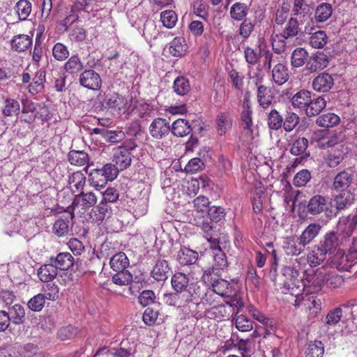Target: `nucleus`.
I'll return each mask as SVG.
<instances>
[{
	"mask_svg": "<svg viewBox=\"0 0 357 357\" xmlns=\"http://www.w3.org/2000/svg\"><path fill=\"white\" fill-rule=\"evenodd\" d=\"M86 183V176L81 171H77L68 176V183L73 193L81 192Z\"/></svg>",
	"mask_w": 357,
	"mask_h": 357,
	"instance_id": "obj_20",
	"label": "nucleus"
},
{
	"mask_svg": "<svg viewBox=\"0 0 357 357\" xmlns=\"http://www.w3.org/2000/svg\"><path fill=\"white\" fill-rule=\"evenodd\" d=\"M327 56L323 53H316L309 56V60L305 66V70L310 73H314L325 68L328 64Z\"/></svg>",
	"mask_w": 357,
	"mask_h": 357,
	"instance_id": "obj_13",
	"label": "nucleus"
},
{
	"mask_svg": "<svg viewBox=\"0 0 357 357\" xmlns=\"http://www.w3.org/2000/svg\"><path fill=\"white\" fill-rule=\"evenodd\" d=\"M45 300L43 294H38L29 299L27 306L33 312H40L44 307Z\"/></svg>",
	"mask_w": 357,
	"mask_h": 357,
	"instance_id": "obj_64",
	"label": "nucleus"
},
{
	"mask_svg": "<svg viewBox=\"0 0 357 357\" xmlns=\"http://www.w3.org/2000/svg\"><path fill=\"white\" fill-rule=\"evenodd\" d=\"M332 13L333 8L331 4L321 3L317 6L314 10V20L317 23L324 22L330 18Z\"/></svg>",
	"mask_w": 357,
	"mask_h": 357,
	"instance_id": "obj_34",
	"label": "nucleus"
},
{
	"mask_svg": "<svg viewBox=\"0 0 357 357\" xmlns=\"http://www.w3.org/2000/svg\"><path fill=\"white\" fill-rule=\"evenodd\" d=\"M340 121V117L333 113H327L319 116L317 120L316 123L323 128L333 127L339 123Z\"/></svg>",
	"mask_w": 357,
	"mask_h": 357,
	"instance_id": "obj_51",
	"label": "nucleus"
},
{
	"mask_svg": "<svg viewBox=\"0 0 357 357\" xmlns=\"http://www.w3.org/2000/svg\"><path fill=\"white\" fill-rule=\"evenodd\" d=\"M116 167L119 170L127 169L131 164L132 157L129 149L119 147L114 153V160Z\"/></svg>",
	"mask_w": 357,
	"mask_h": 357,
	"instance_id": "obj_16",
	"label": "nucleus"
},
{
	"mask_svg": "<svg viewBox=\"0 0 357 357\" xmlns=\"http://www.w3.org/2000/svg\"><path fill=\"white\" fill-rule=\"evenodd\" d=\"M113 211L112 206L100 202L98 206L91 211L89 215L93 222L100 223L104 220L110 218Z\"/></svg>",
	"mask_w": 357,
	"mask_h": 357,
	"instance_id": "obj_10",
	"label": "nucleus"
},
{
	"mask_svg": "<svg viewBox=\"0 0 357 357\" xmlns=\"http://www.w3.org/2000/svg\"><path fill=\"white\" fill-rule=\"evenodd\" d=\"M150 135L155 139H162L169 135L171 126L169 122L164 118L155 119L149 126Z\"/></svg>",
	"mask_w": 357,
	"mask_h": 357,
	"instance_id": "obj_4",
	"label": "nucleus"
},
{
	"mask_svg": "<svg viewBox=\"0 0 357 357\" xmlns=\"http://www.w3.org/2000/svg\"><path fill=\"white\" fill-rule=\"evenodd\" d=\"M154 106L146 102H139L135 107V113L138 116L145 120H148L154 115Z\"/></svg>",
	"mask_w": 357,
	"mask_h": 357,
	"instance_id": "obj_47",
	"label": "nucleus"
},
{
	"mask_svg": "<svg viewBox=\"0 0 357 357\" xmlns=\"http://www.w3.org/2000/svg\"><path fill=\"white\" fill-rule=\"evenodd\" d=\"M272 77L278 85H282L289 79L288 69L282 63L276 64L272 70Z\"/></svg>",
	"mask_w": 357,
	"mask_h": 357,
	"instance_id": "obj_41",
	"label": "nucleus"
},
{
	"mask_svg": "<svg viewBox=\"0 0 357 357\" xmlns=\"http://www.w3.org/2000/svg\"><path fill=\"white\" fill-rule=\"evenodd\" d=\"M45 70L43 68L36 72L32 82L29 85V92L31 94H36L43 91L45 83Z\"/></svg>",
	"mask_w": 357,
	"mask_h": 357,
	"instance_id": "obj_28",
	"label": "nucleus"
},
{
	"mask_svg": "<svg viewBox=\"0 0 357 357\" xmlns=\"http://www.w3.org/2000/svg\"><path fill=\"white\" fill-rule=\"evenodd\" d=\"M169 267L165 260H159L151 271L152 277L158 282H164L168 278Z\"/></svg>",
	"mask_w": 357,
	"mask_h": 357,
	"instance_id": "obj_30",
	"label": "nucleus"
},
{
	"mask_svg": "<svg viewBox=\"0 0 357 357\" xmlns=\"http://www.w3.org/2000/svg\"><path fill=\"white\" fill-rule=\"evenodd\" d=\"M324 352V344L321 341L315 340L310 342L305 351V357H323Z\"/></svg>",
	"mask_w": 357,
	"mask_h": 357,
	"instance_id": "obj_53",
	"label": "nucleus"
},
{
	"mask_svg": "<svg viewBox=\"0 0 357 357\" xmlns=\"http://www.w3.org/2000/svg\"><path fill=\"white\" fill-rule=\"evenodd\" d=\"M213 257L214 262L213 267L204 271L202 277L205 282L209 281V278L212 274L220 276V271L225 269L228 266L226 255L221 248L215 249Z\"/></svg>",
	"mask_w": 357,
	"mask_h": 357,
	"instance_id": "obj_3",
	"label": "nucleus"
},
{
	"mask_svg": "<svg viewBox=\"0 0 357 357\" xmlns=\"http://www.w3.org/2000/svg\"><path fill=\"white\" fill-rule=\"evenodd\" d=\"M112 280L119 286L128 285L132 281V275L127 270L119 271L112 276Z\"/></svg>",
	"mask_w": 357,
	"mask_h": 357,
	"instance_id": "obj_59",
	"label": "nucleus"
},
{
	"mask_svg": "<svg viewBox=\"0 0 357 357\" xmlns=\"http://www.w3.org/2000/svg\"><path fill=\"white\" fill-rule=\"evenodd\" d=\"M242 21L239 26L238 33L242 38L243 42H244L251 36L255 29V24L250 19H245Z\"/></svg>",
	"mask_w": 357,
	"mask_h": 357,
	"instance_id": "obj_63",
	"label": "nucleus"
},
{
	"mask_svg": "<svg viewBox=\"0 0 357 357\" xmlns=\"http://www.w3.org/2000/svg\"><path fill=\"white\" fill-rule=\"evenodd\" d=\"M334 85L333 76L328 73H321L315 77L312 82V89L319 93L329 91Z\"/></svg>",
	"mask_w": 357,
	"mask_h": 357,
	"instance_id": "obj_8",
	"label": "nucleus"
},
{
	"mask_svg": "<svg viewBox=\"0 0 357 357\" xmlns=\"http://www.w3.org/2000/svg\"><path fill=\"white\" fill-rule=\"evenodd\" d=\"M307 146L308 140L305 137H299L294 142L290 149V153L295 156L302 155V158H296L295 162L300 163L301 162V159L304 158L303 155L305 156H308L310 155L309 153L307 154L305 153Z\"/></svg>",
	"mask_w": 357,
	"mask_h": 357,
	"instance_id": "obj_29",
	"label": "nucleus"
},
{
	"mask_svg": "<svg viewBox=\"0 0 357 357\" xmlns=\"http://www.w3.org/2000/svg\"><path fill=\"white\" fill-rule=\"evenodd\" d=\"M202 289L197 283H190V286L178 292L181 307L190 303L199 304L202 299Z\"/></svg>",
	"mask_w": 357,
	"mask_h": 357,
	"instance_id": "obj_2",
	"label": "nucleus"
},
{
	"mask_svg": "<svg viewBox=\"0 0 357 357\" xmlns=\"http://www.w3.org/2000/svg\"><path fill=\"white\" fill-rule=\"evenodd\" d=\"M187 51V44L183 38L176 37L169 43V52L175 57H181L185 55Z\"/></svg>",
	"mask_w": 357,
	"mask_h": 357,
	"instance_id": "obj_38",
	"label": "nucleus"
},
{
	"mask_svg": "<svg viewBox=\"0 0 357 357\" xmlns=\"http://www.w3.org/2000/svg\"><path fill=\"white\" fill-rule=\"evenodd\" d=\"M57 269L67 271L74 265V258L69 252H61L56 258L50 259Z\"/></svg>",
	"mask_w": 357,
	"mask_h": 357,
	"instance_id": "obj_25",
	"label": "nucleus"
},
{
	"mask_svg": "<svg viewBox=\"0 0 357 357\" xmlns=\"http://www.w3.org/2000/svg\"><path fill=\"white\" fill-rule=\"evenodd\" d=\"M233 321L236 328L241 332L250 331L253 328V322L243 314L235 315Z\"/></svg>",
	"mask_w": 357,
	"mask_h": 357,
	"instance_id": "obj_56",
	"label": "nucleus"
},
{
	"mask_svg": "<svg viewBox=\"0 0 357 357\" xmlns=\"http://www.w3.org/2000/svg\"><path fill=\"white\" fill-rule=\"evenodd\" d=\"M257 97L259 105L264 109L268 108L274 100L271 89L264 85L258 86Z\"/></svg>",
	"mask_w": 357,
	"mask_h": 357,
	"instance_id": "obj_22",
	"label": "nucleus"
},
{
	"mask_svg": "<svg viewBox=\"0 0 357 357\" xmlns=\"http://www.w3.org/2000/svg\"><path fill=\"white\" fill-rule=\"evenodd\" d=\"M14 9L20 21L26 20L32 10L31 3L28 0H20L15 6Z\"/></svg>",
	"mask_w": 357,
	"mask_h": 357,
	"instance_id": "obj_45",
	"label": "nucleus"
},
{
	"mask_svg": "<svg viewBox=\"0 0 357 357\" xmlns=\"http://www.w3.org/2000/svg\"><path fill=\"white\" fill-rule=\"evenodd\" d=\"M67 158L70 165L77 167L86 165L89 162V156L84 151L70 150Z\"/></svg>",
	"mask_w": 357,
	"mask_h": 357,
	"instance_id": "obj_26",
	"label": "nucleus"
},
{
	"mask_svg": "<svg viewBox=\"0 0 357 357\" xmlns=\"http://www.w3.org/2000/svg\"><path fill=\"white\" fill-rule=\"evenodd\" d=\"M193 202L195 211L204 218L210 208L208 199L204 196H199L194 199Z\"/></svg>",
	"mask_w": 357,
	"mask_h": 357,
	"instance_id": "obj_57",
	"label": "nucleus"
},
{
	"mask_svg": "<svg viewBox=\"0 0 357 357\" xmlns=\"http://www.w3.org/2000/svg\"><path fill=\"white\" fill-rule=\"evenodd\" d=\"M171 283L174 290L176 292L188 287L190 284L188 277L183 273H175L172 278Z\"/></svg>",
	"mask_w": 357,
	"mask_h": 357,
	"instance_id": "obj_46",
	"label": "nucleus"
},
{
	"mask_svg": "<svg viewBox=\"0 0 357 357\" xmlns=\"http://www.w3.org/2000/svg\"><path fill=\"white\" fill-rule=\"evenodd\" d=\"M173 89L174 92L179 96H185L190 90V85L188 79L183 77H177L174 81Z\"/></svg>",
	"mask_w": 357,
	"mask_h": 357,
	"instance_id": "obj_50",
	"label": "nucleus"
},
{
	"mask_svg": "<svg viewBox=\"0 0 357 357\" xmlns=\"http://www.w3.org/2000/svg\"><path fill=\"white\" fill-rule=\"evenodd\" d=\"M312 93L310 91L301 89L293 96L291 99L294 108L306 111L309 102L311 101Z\"/></svg>",
	"mask_w": 357,
	"mask_h": 357,
	"instance_id": "obj_17",
	"label": "nucleus"
},
{
	"mask_svg": "<svg viewBox=\"0 0 357 357\" xmlns=\"http://www.w3.org/2000/svg\"><path fill=\"white\" fill-rule=\"evenodd\" d=\"M283 116L275 109H271L267 114L266 122L270 130H278L282 127Z\"/></svg>",
	"mask_w": 357,
	"mask_h": 357,
	"instance_id": "obj_43",
	"label": "nucleus"
},
{
	"mask_svg": "<svg viewBox=\"0 0 357 357\" xmlns=\"http://www.w3.org/2000/svg\"><path fill=\"white\" fill-rule=\"evenodd\" d=\"M192 128L189 122L183 119H178L174 121L171 126V132L174 136L184 137L190 134Z\"/></svg>",
	"mask_w": 357,
	"mask_h": 357,
	"instance_id": "obj_33",
	"label": "nucleus"
},
{
	"mask_svg": "<svg viewBox=\"0 0 357 357\" xmlns=\"http://www.w3.org/2000/svg\"><path fill=\"white\" fill-rule=\"evenodd\" d=\"M109 264L114 271L119 272L129 266V260L124 252H119L111 258Z\"/></svg>",
	"mask_w": 357,
	"mask_h": 357,
	"instance_id": "obj_42",
	"label": "nucleus"
},
{
	"mask_svg": "<svg viewBox=\"0 0 357 357\" xmlns=\"http://www.w3.org/2000/svg\"><path fill=\"white\" fill-rule=\"evenodd\" d=\"M300 118L293 112H287L282 121V127L287 132H291L298 124Z\"/></svg>",
	"mask_w": 357,
	"mask_h": 357,
	"instance_id": "obj_55",
	"label": "nucleus"
},
{
	"mask_svg": "<svg viewBox=\"0 0 357 357\" xmlns=\"http://www.w3.org/2000/svg\"><path fill=\"white\" fill-rule=\"evenodd\" d=\"M299 31V24L297 17H291L281 33V37L291 38L297 36Z\"/></svg>",
	"mask_w": 357,
	"mask_h": 357,
	"instance_id": "obj_52",
	"label": "nucleus"
},
{
	"mask_svg": "<svg viewBox=\"0 0 357 357\" xmlns=\"http://www.w3.org/2000/svg\"><path fill=\"white\" fill-rule=\"evenodd\" d=\"M321 229V227L319 224L311 223L304 229L298 238L301 242V244H303L305 247L311 243L318 236Z\"/></svg>",
	"mask_w": 357,
	"mask_h": 357,
	"instance_id": "obj_18",
	"label": "nucleus"
},
{
	"mask_svg": "<svg viewBox=\"0 0 357 357\" xmlns=\"http://www.w3.org/2000/svg\"><path fill=\"white\" fill-rule=\"evenodd\" d=\"M8 315L10 321L15 325H20L24 323L25 319V310L20 304H15L9 308Z\"/></svg>",
	"mask_w": 357,
	"mask_h": 357,
	"instance_id": "obj_40",
	"label": "nucleus"
},
{
	"mask_svg": "<svg viewBox=\"0 0 357 357\" xmlns=\"http://www.w3.org/2000/svg\"><path fill=\"white\" fill-rule=\"evenodd\" d=\"M10 43L13 50L22 52L30 47L32 44V38L26 34H19L15 36Z\"/></svg>",
	"mask_w": 357,
	"mask_h": 357,
	"instance_id": "obj_27",
	"label": "nucleus"
},
{
	"mask_svg": "<svg viewBox=\"0 0 357 357\" xmlns=\"http://www.w3.org/2000/svg\"><path fill=\"white\" fill-rule=\"evenodd\" d=\"M344 308V317L347 319H351L355 324H357V303L356 301H349L342 304Z\"/></svg>",
	"mask_w": 357,
	"mask_h": 357,
	"instance_id": "obj_61",
	"label": "nucleus"
},
{
	"mask_svg": "<svg viewBox=\"0 0 357 357\" xmlns=\"http://www.w3.org/2000/svg\"><path fill=\"white\" fill-rule=\"evenodd\" d=\"M84 68V63L77 54L72 55L65 63L63 68L65 71L72 75H78Z\"/></svg>",
	"mask_w": 357,
	"mask_h": 357,
	"instance_id": "obj_21",
	"label": "nucleus"
},
{
	"mask_svg": "<svg viewBox=\"0 0 357 357\" xmlns=\"http://www.w3.org/2000/svg\"><path fill=\"white\" fill-rule=\"evenodd\" d=\"M102 105L105 108L121 111L125 107L126 101L122 96H120L118 93H113L106 96L102 102Z\"/></svg>",
	"mask_w": 357,
	"mask_h": 357,
	"instance_id": "obj_31",
	"label": "nucleus"
},
{
	"mask_svg": "<svg viewBox=\"0 0 357 357\" xmlns=\"http://www.w3.org/2000/svg\"><path fill=\"white\" fill-rule=\"evenodd\" d=\"M250 8L248 6L242 2H236L234 3L230 8V17L235 21H242L247 19L246 17L248 14Z\"/></svg>",
	"mask_w": 357,
	"mask_h": 357,
	"instance_id": "obj_35",
	"label": "nucleus"
},
{
	"mask_svg": "<svg viewBox=\"0 0 357 357\" xmlns=\"http://www.w3.org/2000/svg\"><path fill=\"white\" fill-rule=\"evenodd\" d=\"M317 280L316 282L319 284V287L326 286L331 289L339 288L344 283V278L334 272L326 273L320 280L319 278Z\"/></svg>",
	"mask_w": 357,
	"mask_h": 357,
	"instance_id": "obj_15",
	"label": "nucleus"
},
{
	"mask_svg": "<svg viewBox=\"0 0 357 357\" xmlns=\"http://www.w3.org/2000/svg\"><path fill=\"white\" fill-rule=\"evenodd\" d=\"M244 109L241 113V126L244 130H248V133H252V111L250 107L248 105V103L244 102H243Z\"/></svg>",
	"mask_w": 357,
	"mask_h": 357,
	"instance_id": "obj_48",
	"label": "nucleus"
},
{
	"mask_svg": "<svg viewBox=\"0 0 357 357\" xmlns=\"http://www.w3.org/2000/svg\"><path fill=\"white\" fill-rule=\"evenodd\" d=\"M328 209V199L320 195H316L312 197L307 204V211L308 213L316 215Z\"/></svg>",
	"mask_w": 357,
	"mask_h": 357,
	"instance_id": "obj_9",
	"label": "nucleus"
},
{
	"mask_svg": "<svg viewBox=\"0 0 357 357\" xmlns=\"http://www.w3.org/2000/svg\"><path fill=\"white\" fill-rule=\"evenodd\" d=\"M328 152L325 158L326 165L330 167H337L349 152L348 147L344 144L337 143Z\"/></svg>",
	"mask_w": 357,
	"mask_h": 357,
	"instance_id": "obj_6",
	"label": "nucleus"
},
{
	"mask_svg": "<svg viewBox=\"0 0 357 357\" xmlns=\"http://www.w3.org/2000/svg\"><path fill=\"white\" fill-rule=\"evenodd\" d=\"M309 60V53L303 47H296L291 53V63L294 68H300L305 64Z\"/></svg>",
	"mask_w": 357,
	"mask_h": 357,
	"instance_id": "obj_32",
	"label": "nucleus"
},
{
	"mask_svg": "<svg viewBox=\"0 0 357 357\" xmlns=\"http://www.w3.org/2000/svg\"><path fill=\"white\" fill-rule=\"evenodd\" d=\"M58 273V269L54 264H47L40 266L38 270V276L43 282H49L54 279Z\"/></svg>",
	"mask_w": 357,
	"mask_h": 357,
	"instance_id": "obj_36",
	"label": "nucleus"
},
{
	"mask_svg": "<svg viewBox=\"0 0 357 357\" xmlns=\"http://www.w3.org/2000/svg\"><path fill=\"white\" fill-rule=\"evenodd\" d=\"M178 262L184 266L195 264L198 259V253L186 247H181L178 257Z\"/></svg>",
	"mask_w": 357,
	"mask_h": 357,
	"instance_id": "obj_37",
	"label": "nucleus"
},
{
	"mask_svg": "<svg viewBox=\"0 0 357 357\" xmlns=\"http://www.w3.org/2000/svg\"><path fill=\"white\" fill-rule=\"evenodd\" d=\"M160 20L164 26L172 29L177 22V15L172 10H165L160 14Z\"/></svg>",
	"mask_w": 357,
	"mask_h": 357,
	"instance_id": "obj_62",
	"label": "nucleus"
},
{
	"mask_svg": "<svg viewBox=\"0 0 357 357\" xmlns=\"http://www.w3.org/2000/svg\"><path fill=\"white\" fill-rule=\"evenodd\" d=\"M212 287L214 292L222 296H225L230 292L229 283L223 279H213Z\"/></svg>",
	"mask_w": 357,
	"mask_h": 357,
	"instance_id": "obj_60",
	"label": "nucleus"
},
{
	"mask_svg": "<svg viewBox=\"0 0 357 357\" xmlns=\"http://www.w3.org/2000/svg\"><path fill=\"white\" fill-rule=\"evenodd\" d=\"M261 52L260 50H255L250 46H246L244 47V58L245 61L250 65H256L261 57Z\"/></svg>",
	"mask_w": 357,
	"mask_h": 357,
	"instance_id": "obj_58",
	"label": "nucleus"
},
{
	"mask_svg": "<svg viewBox=\"0 0 357 357\" xmlns=\"http://www.w3.org/2000/svg\"><path fill=\"white\" fill-rule=\"evenodd\" d=\"M328 254L319 245L313 247L307 255V263L311 267H316L323 263Z\"/></svg>",
	"mask_w": 357,
	"mask_h": 357,
	"instance_id": "obj_19",
	"label": "nucleus"
},
{
	"mask_svg": "<svg viewBox=\"0 0 357 357\" xmlns=\"http://www.w3.org/2000/svg\"><path fill=\"white\" fill-rule=\"evenodd\" d=\"M354 259L350 254L344 255L342 252H337L331 260V264L333 266L339 270L349 271L352 266L353 260Z\"/></svg>",
	"mask_w": 357,
	"mask_h": 357,
	"instance_id": "obj_24",
	"label": "nucleus"
},
{
	"mask_svg": "<svg viewBox=\"0 0 357 357\" xmlns=\"http://www.w3.org/2000/svg\"><path fill=\"white\" fill-rule=\"evenodd\" d=\"M217 132L224 135L232 126V117L229 112H220L216 117Z\"/></svg>",
	"mask_w": 357,
	"mask_h": 357,
	"instance_id": "obj_23",
	"label": "nucleus"
},
{
	"mask_svg": "<svg viewBox=\"0 0 357 357\" xmlns=\"http://www.w3.org/2000/svg\"><path fill=\"white\" fill-rule=\"evenodd\" d=\"M313 8L304 0H294L291 10L292 17H298L301 21H305L310 18Z\"/></svg>",
	"mask_w": 357,
	"mask_h": 357,
	"instance_id": "obj_12",
	"label": "nucleus"
},
{
	"mask_svg": "<svg viewBox=\"0 0 357 357\" xmlns=\"http://www.w3.org/2000/svg\"><path fill=\"white\" fill-rule=\"evenodd\" d=\"M354 200V195L351 190L342 192L335 199L336 208L340 211L350 206Z\"/></svg>",
	"mask_w": 357,
	"mask_h": 357,
	"instance_id": "obj_44",
	"label": "nucleus"
},
{
	"mask_svg": "<svg viewBox=\"0 0 357 357\" xmlns=\"http://www.w3.org/2000/svg\"><path fill=\"white\" fill-rule=\"evenodd\" d=\"M119 174L115 165L107 163L101 168L93 169L89 173V183L97 190L104 188L109 181H114Z\"/></svg>",
	"mask_w": 357,
	"mask_h": 357,
	"instance_id": "obj_1",
	"label": "nucleus"
},
{
	"mask_svg": "<svg viewBox=\"0 0 357 357\" xmlns=\"http://www.w3.org/2000/svg\"><path fill=\"white\" fill-rule=\"evenodd\" d=\"M282 275L286 278L284 283V288L289 291L293 290L294 287L298 288L300 282L299 271L294 266H286L282 270Z\"/></svg>",
	"mask_w": 357,
	"mask_h": 357,
	"instance_id": "obj_11",
	"label": "nucleus"
},
{
	"mask_svg": "<svg viewBox=\"0 0 357 357\" xmlns=\"http://www.w3.org/2000/svg\"><path fill=\"white\" fill-rule=\"evenodd\" d=\"M79 83L88 89L97 91L101 88L102 79L100 75L93 70H85L79 76Z\"/></svg>",
	"mask_w": 357,
	"mask_h": 357,
	"instance_id": "obj_5",
	"label": "nucleus"
},
{
	"mask_svg": "<svg viewBox=\"0 0 357 357\" xmlns=\"http://www.w3.org/2000/svg\"><path fill=\"white\" fill-rule=\"evenodd\" d=\"M328 42V36L324 31H317L312 33L309 38V44L315 49L323 48Z\"/></svg>",
	"mask_w": 357,
	"mask_h": 357,
	"instance_id": "obj_49",
	"label": "nucleus"
},
{
	"mask_svg": "<svg viewBox=\"0 0 357 357\" xmlns=\"http://www.w3.org/2000/svg\"><path fill=\"white\" fill-rule=\"evenodd\" d=\"M343 238L342 237V240H340V235L337 232L329 231L325 234L318 245H319L320 248H323L328 255H331L337 250L339 245L342 243ZM344 238L346 239L347 238Z\"/></svg>",
	"mask_w": 357,
	"mask_h": 357,
	"instance_id": "obj_7",
	"label": "nucleus"
},
{
	"mask_svg": "<svg viewBox=\"0 0 357 357\" xmlns=\"http://www.w3.org/2000/svg\"><path fill=\"white\" fill-rule=\"evenodd\" d=\"M326 106V100L322 96L312 98L309 102V106L305 111L307 116H314L318 115Z\"/></svg>",
	"mask_w": 357,
	"mask_h": 357,
	"instance_id": "obj_39",
	"label": "nucleus"
},
{
	"mask_svg": "<svg viewBox=\"0 0 357 357\" xmlns=\"http://www.w3.org/2000/svg\"><path fill=\"white\" fill-rule=\"evenodd\" d=\"M20 106L17 100L8 98L4 102L3 114L4 116H16L20 113Z\"/></svg>",
	"mask_w": 357,
	"mask_h": 357,
	"instance_id": "obj_54",
	"label": "nucleus"
},
{
	"mask_svg": "<svg viewBox=\"0 0 357 357\" xmlns=\"http://www.w3.org/2000/svg\"><path fill=\"white\" fill-rule=\"evenodd\" d=\"M353 183L354 175L346 171H342L335 176L333 187L337 191L344 192L351 190L350 188Z\"/></svg>",
	"mask_w": 357,
	"mask_h": 357,
	"instance_id": "obj_14",
	"label": "nucleus"
}]
</instances>
